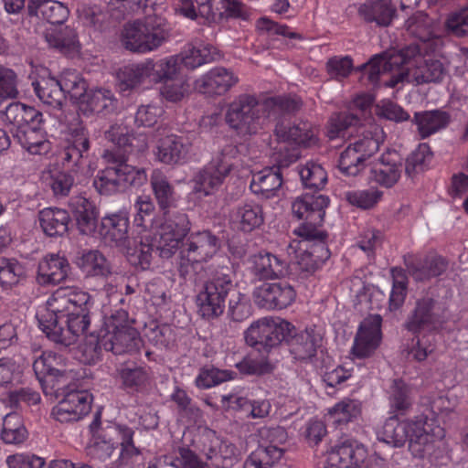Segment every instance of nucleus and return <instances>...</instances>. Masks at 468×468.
<instances>
[{"mask_svg":"<svg viewBox=\"0 0 468 468\" xmlns=\"http://www.w3.org/2000/svg\"><path fill=\"white\" fill-rule=\"evenodd\" d=\"M435 26L433 19L424 12L414 13L405 22V28L409 35L419 39L420 43L373 56L367 63L356 69L361 72L360 80L365 85L375 87L378 84L381 74L386 70H393L402 64L410 63L421 55L440 52L443 40L435 33Z\"/></svg>","mask_w":468,"mask_h":468,"instance_id":"obj_1","label":"nucleus"},{"mask_svg":"<svg viewBox=\"0 0 468 468\" xmlns=\"http://www.w3.org/2000/svg\"><path fill=\"white\" fill-rule=\"evenodd\" d=\"M33 369L38 381L50 384L52 388L59 389V384H65L72 378L65 358L52 352H43L36 358Z\"/></svg>","mask_w":468,"mask_h":468,"instance_id":"obj_14","label":"nucleus"},{"mask_svg":"<svg viewBox=\"0 0 468 468\" xmlns=\"http://www.w3.org/2000/svg\"><path fill=\"white\" fill-rule=\"evenodd\" d=\"M92 304V298L87 292L77 288L60 290L48 301V308L38 318H64L69 313L90 312Z\"/></svg>","mask_w":468,"mask_h":468,"instance_id":"obj_12","label":"nucleus"},{"mask_svg":"<svg viewBox=\"0 0 468 468\" xmlns=\"http://www.w3.org/2000/svg\"><path fill=\"white\" fill-rule=\"evenodd\" d=\"M418 58L410 63H405L395 68L393 70H386V72L397 71V80L399 81H414L416 84H424L430 82H441L447 73V69L439 59H422Z\"/></svg>","mask_w":468,"mask_h":468,"instance_id":"obj_13","label":"nucleus"},{"mask_svg":"<svg viewBox=\"0 0 468 468\" xmlns=\"http://www.w3.org/2000/svg\"><path fill=\"white\" fill-rule=\"evenodd\" d=\"M228 303V318L233 323H242L251 314V305L233 282L232 271L221 267L207 281L197 295L199 314L207 320L223 314Z\"/></svg>","mask_w":468,"mask_h":468,"instance_id":"obj_3","label":"nucleus"},{"mask_svg":"<svg viewBox=\"0 0 468 468\" xmlns=\"http://www.w3.org/2000/svg\"><path fill=\"white\" fill-rule=\"evenodd\" d=\"M27 433L19 414L11 412L5 416L1 438L5 443H21L26 440Z\"/></svg>","mask_w":468,"mask_h":468,"instance_id":"obj_56","label":"nucleus"},{"mask_svg":"<svg viewBox=\"0 0 468 468\" xmlns=\"http://www.w3.org/2000/svg\"><path fill=\"white\" fill-rule=\"evenodd\" d=\"M432 156L428 144H420L419 146L406 158L405 174L413 178L417 174L424 170L425 164Z\"/></svg>","mask_w":468,"mask_h":468,"instance_id":"obj_63","label":"nucleus"},{"mask_svg":"<svg viewBox=\"0 0 468 468\" xmlns=\"http://www.w3.org/2000/svg\"><path fill=\"white\" fill-rule=\"evenodd\" d=\"M91 409V395L85 390H72L52 410V415L59 422L78 421Z\"/></svg>","mask_w":468,"mask_h":468,"instance_id":"obj_19","label":"nucleus"},{"mask_svg":"<svg viewBox=\"0 0 468 468\" xmlns=\"http://www.w3.org/2000/svg\"><path fill=\"white\" fill-rule=\"evenodd\" d=\"M407 270L417 282H426L441 275L448 268V261L438 254L426 255L422 260L412 255L404 256Z\"/></svg>","mask_w":468,"mask_h":468,"instance_id":"obj_21","label":"nucleus"},{"mask_svg":"<svg viewBox=\"0 0 468 468\" xmlns=\"http://www.w3.org/2000/svg\"><path fill=\"white\" fill-rule=\"evenodd\" d=\"M116 108V99L112 92L106 89L90 90L80 103V109L90 113L107 115L113 112Z\"/></svg>","mask_w":468,"mask_h":468,"instance_id":"obj_41","label":"nucleus"},{"mask_svg":"<svg viewBox=\"0 0 468 468\" xmlns=\"http://www.w3.org/2000/svg\"><path fill=\"white\" fill-rule=\"evenodd\" d=\"M45 37L50 47L61 52L74 49L79 44L75 29L68 26L48 31Z\"/></svg>","mask_w":468,"mask_h":468,"instance_id":"obj_57","label":"nucleus"},{"mask_svg":"<svg viewBox=\"0 0 468 468\" xmlns=\"http://www.w3.org/2000/svg\"><path fill=\"white\" fill-rule=\"evenodd\" d=\"M413 425L414 429L410 430L407 441L409 449L415 457L423 458L431 448L433 437L441 436L442 429L427 420H422V417L420 415L414 418Z\"/></svg>","mask_w":468,"mask_h":468,"instance_id":"obj_24","label":"nucleus"},{"mask_svg":"<svg viewBox=\"0 0 468 468\" xmlns=\"http://www.w3.org/2000/svg\"><path fill=\"white\" fill-rule=\"evenodd\" d=\"M96 341V348H103L114 355L132 354L139 349L141 339L135 328H128L124 331L99 335Z\"/></svg>","mask_w":468,"mask_h":468,"instance_id":"obj_23","label":"nucleus"},{"mask_svg":"<svg viewBox=\"0 0 468 468\" xmlns=\"http://www.w3.org/2000/svg\"><path fill=\"white\" fill-rule=\"evenodd\" d=\"M414 401L412 388L402 379H393L388 389L389 413L404 416L411 409Z\"/></svg>","mask_w":468,"mask_h":468,"instance_id":"obj_33","label":"nucleus"},{"mask_svg":"<svg viewBox=\"0 0 468 468\" xmlns=\"http://www.w3.org/2000/svg\"><path fill=\"white\" fill-rule=\"evenodd\" d=\"M169 37L166 18L148 16L126 24L122 31L121 42L127 50L146 53L157 49Z\"/></svg>","mask_w":468,"mask_h":468,"instance_id":"obj_4","label":"nucleus"},{"mask_svg":"<svg viewBox=\"0 0 468 468\" xmlns=\"http://www.w3.org/2000/svg\"><path fill=\"white\" fill-rule=\"evenodd\" d=\"M145 65L149 68L147 79L154 82H164L169 80L178 78L180 65L176 56L162 58L157 61L152 59L145 60Z\"/></svg>","mask_w":468,"mask_h":468,"instance_id":"obj_47","label":"nucleus"},{"mask_svg":"<svg viewBox=\"0 0 468 468\" xmlns=\"http://www.w3.org/2000/svg\"><path fill=\"white\" fill-rule=\"evenodd\" d=\"M44 115L38 124L28 125L24 130H11L13 136L28 153L45 154L49 152L51 144L45 129Z\"/></svg>","mask_w":468,"mask_h":468,"instance_id":"obj_26","label":"nucleus"},{"mask_svg":"<svg viewBox=\"0 0 468 468\" xmlns=\"http://www.w3.org/2000/svg\"><path fill=\"white\" fill-rule=\"evenodd\" d=\"M74 171L53 170L49 173L48 186L57 197H65L69 196L71 188L75 185Z\"/></svg>","mask_w":468,"mask_h":468,"instance_id":"obj_61","label":"nucleus"},{"mask_svg":"<svg viewBox=\"0 0 468 468\" xmlns=\"http://www.w3.org/2000/svg\"><path fill=\"white\" fill-rule=\"evenodd\" d=\"M284 450L258 445L244 463V468H276L281 463Z\"/></svg>","mask_w":468,"mask_h":468,"instance_id":"obj_48","label":"nucleus"},{"mask_svg":"<svg viewBox=\"0 0 468 468\" xmlns=\"http://www.w3.org/2000/svg\"><path fill=\"white\" fill-rule=\"evenodd\" d=\"M451 122V114L442 110L423 111L415 112L413 122L417 125L421 139L446 128Z\"/></svg>","mask_w":468,"mask_h":468,"instance_id":"obj_37","label":"nucleus"},{"mask_svg":"<svg viewBox=\"0 0 468 468\" xmlns=\"http://www.w3.org/2000/svg\"><path fill=\"white\" fill-rule=\"evenodd\" d=\"M250 271L259 280L281 279L287 274V263L269 252L250 257Z\"/></svg>","mask_w":468,"mask_h":468,"instance_id":"obj_31","label":"nucleus"},{"mask_svg":"<svg viewBox=\"0 0 468 468\" xmlns=\"http://www.w3.org/2000/svg\"><path fill=\"white\" fill-rule=\"evenodd\" d=\"M43 113L32 106L22 102H11L3 114L4 122L12 125L13 130H24L28 125L39 123Z\"/></svg>","mask_w":468,"mask_h":468,"instance_id":"obj_35","label":"nucleus"},{"mask_svg":"<svg viewBox=\"0 0 468 468\" xmlns=\"http://www.w3.org/2000/svg\"><path fill=\"white\" fill-rule=\"evenodd\" d=\"M274 133L279 140L303 147H310L317 142L312 123L306 121L292 122L289 118L281 117L275 123Z\"/></svg>","mask_w":468,"mask_h":468,"instance_id":"obj_20","label":"nucleus"},{"mask_svg":"<svg viewBox=\"0 0 468 468\" xmlns=\"http://www.w3.org/2000/svg\"><path fill=\"white\" fill-rule=\"evenodd\" d=\"M210 468H231L240 460V452L228 440H223L215 432L204 436L203 449Z\"/></svg>","mask_w":468,"mask_h":468,"instance_id":"obj_16","label":"nucleus"},{"mask_svg":"<svg viewBox=\"0 0 468 468\" xmlns=\"http://www.w3.org/2000/svg\"><path fill=\"white\" fill-rule=\"evenodd\" d=\"M70 271L69 261L58 253L46 255L38 262L37 281L39 284H58L65 281Z\"/></svg>","mask_w":468,"mask_h":468,"instance_id":"obj_29","label":"nucleus"},{"mask_svg":"<svg viewBox=\"0 0 468 468\" xmlns=\"http://www.w3.org/2000/svg\"><path fill=\"white\" fill-rule=\"evenodd\" d=\"M399 416L391 415L384 423L378 441L393 447H401L408 441L410 430L414 429L413 420L399 421Z\"/></svg>","mask_w":468,"mask_h":468,"instance_id":"obj_39","label":"nucleus"},{"mask_svg":"<svg viewBox=\"0 0 468 468\" xmlns=\"http://www.w3.org/2000/svg\"><path fill=\"white\" fill-rule=\"evenodd\" d=\"M290 330L289 322L264 317L253 322L245 331L246 343L259 351L270 352L282 344L284 333Z\"/></svg>","mask_w":468,"mask_h":468,"instance_id":"obj_11","label":"nucleus"},{"mask_svg":"<svg viewBox=\"0 0 468 468\" xmlns=\"http://www.w3.org/2000/svg\"><path fill=\"white\" fill-rule=\"evenodd\" d=\"M148 69L145 61L121 68L116 74L117 87L120 92H130L143 83L147 79Z\"/></svg>","mask_w":468,"mask_h":468,"instance_id":"obj_46","label":"nucleus"},{"mask_svg":"<svg viewBox=\"0 0 468 468\" xmlns=\"http://www.w3.org/2000/svg\"><path fill=\"white\" fill-rule=\"evenodd\" d=\"M358 15L367 23L388 27L396 16V7L390 0H367L359 6Z\"/></svg>","mask_w":468,"mask_h":468,"instance_id":"obj_36","label":"nucleus"},{"mask_svg":"<svg viewBox=\"0 0 468 468\" xmlns=\"http://www.w3.org/2000/svg\"><path fill=\"white\" fill-rule=\"evenodd\" d=\"M150 184L160 209L164 214H166V210L176 207L177 201L174 186L159 170H154L150 178Z\"/></svg>","mask_w":468,"mask_h":468,"instance_id":"obj_42","label":"nucleus"},{"mask_svg":"<svg viewBox=\"0 0 468 468\" xmlns=\"http://www.w3.org/2000/svg\"><path fill=\"white\" fill-rule=\"evenodd\" d=\"M232 164H229L227 161L212 160L195 176L193 179L194 191L202 193L204 196L212 194L221 186Z\"/></svg>","mask_w":468,"mask_h":468,"instance_id":"obj_25","label":"nucleus"},{"mask_svg":"<svg viewBox=\"0 0 468 468\" xmlns=\"http://www.w3.org/2000/svg\"><path fill=\"white\" fill-rule=\"evenodd\" d=\"M38 220L43 232L47 236L58 238L68 233L70 216L65 209L47 207L39 212Z\"/></svg>","mask_w":468,"mask_h":468,"instance_id":"obj_34","label":"nucleus"},{"mask_svg":"<svg viewBox=\"0 0 468 468\" xmlns=\"http://www.w3.org/2000/svg\"><path fill=\"white\" fill-rule=\"evenodd\" d=\"M239 81L232 70L217 67L195 81V89L203 94L223 95Z\"/></svg>","mask_w":468,"mask_h":468,"instance_id":"obj_22","label":"nucleus"},{"mask_svg":"<svg viewBox=\"0 0 468 468\" xmlns=\"http://www.w3.org/2000/svg\"><path fill=\"white\" fill-rule=\"evenodd\" d=\"M366 161L351 144L341 153L338 167L344 175L356 176L366 167Z\"/></svg>","mask_w":468,"mask_h":468,"instance_id":"obj_59","label":"nucleus"},{"mask_svg":"<svg viewBox=\"0 0 468 468\" xmlns=\"http://www.w3.org/2000/svg\"><path fill=\"white\" fill-rule=\"evenodd\" d=\"M237 373L232 370L219 369L214 366H205L200 368L195 383L199 388L207 389L225 381L232 380Z\"/></svg>","mask_w":468,"mask_h":468,"instance_id":"obj_55","label":"nucleus"},{"mask_svg":"<svg viewBox=\"0 0 468 468\" xmlns=\"http://www.w3.org/2000/svg\"><path fill=\"white\" fill-rule=\"evenodd\" d=\"M176 57H177L180 66L184 65L189 69H195L213 59L210 50L207 48H196L191 44H187L184 50H182L180 54L176 55Z\"/></svg>","mask_w":468,"mask_h":468,"instance_id":"obj_60","label":"nucleus"},{"mask_svg":"<svg viewBox=\"0 0 468 468\" xmlns=\"http://www.w3.org/2000/svg\"><path fill=\"white\" fill-rule=\"evenodd\" d=\"M422 407L424 408L420 414L423 420H427L435 426H440V419H443L452 413V407L447 397L439 396L431 400L428 398L422 399Z\"/></svg>","mask_w":468,"mask_h":468,"instance_id":"obj_54","label":"nucleus"},{"mask_svg":"<svg viewBox=\"0 0 468 468\" xmlns=\"http://www.w3.org/2000/svg\"><path fill=\"white\" fill-rule=\"evenodd\" d=\"M381 323L379 314L369 315L361 322L352 347L355 356L365 358L374 354L382 338Z\"/></svg>","mask_w":468,"mask_h":468,"instance_id":"obj_18","label":"nucleus"},{"mask_svg":"<svg viewBox=\"0 0 468 468\" xmlns=\"http://www.w3.org/2000/svg\"><path fill=\"white\" fill-rule=\"evenodd\" d=\"M268 118H273L277 122L281 117L288 118V114L297 112L303 106V101L293 97H270L264 99Z\"/></svg>","mask_w":468,"mask_h":468,"instance_id":"obj_51","label":"nucleus"},{"mask_svg":"<svg viewBox=\"0 0 468 468\" xmlns=\"http://www.w3.org/2000/svg\"><path fill=\"white\" fill-rule=\"evenodd\" d=\"M69 207L79 231L83 235L93 234L99 218L96 206L88 198L77 196L70 198Z\"/></svg>","mask_w":468,"mask_h":468,"instance_id":"obj_30","label":"nucleus"},{"mask_svg":"<svg viewBox=\"0 0 468 468\" xmlns=\"http://www.w3.org/2000/svg\"><path fill=\"white\" fill-rule=\"evenodd\" d=\"M329 198L324 195L305 194L292 204V214L304 222L294 230L299 237H328L327 232L317 229L324 222Z\"/></svg>","mask_w":468,"mask_h":468,"instance_id":"obj_9","label":"nucleus"},{"mask_svg":"<svg viewBox=\"0 0 468 468\" xmlns=\"http://www.w3.org/2000/svg\"><path fill=\"white\" fill-rule=\"evenodd\" d=\"M301 238V240L294 239L289 243L287 254L301 272L310 275L330 258L331 253L326 243L328 237L314 235Z\"/></svg>","mask_w":468,"mask_h":468,"instance_id":"obj_7","label":"nucleus"},{"mask_svg":"<svg viewBox=\"0 0 468 468\" xmlns=\"http://www.w3.org/2000/svg\"><path fill=\"white\" fill-rule=\"evenodd\" d=\"M116 431L121 437L120 442L122 448L118 460L112 463V468H133L131 458L138 455L140 451L133 445V431L125 425H117Z\"/></svg>","mask_w":468,"mask_h":468,"instance_id":"obj_53","label":"nucleus"},{"mask_svg":"<svg viewBox=\"0 0 468 468\" xmlns=\"http://www.w3.org/2000/svg\"><path fill=\"white\" fill-rule=\"evenodd\" d=\"M301 181L305 188L313 191L323 189L327 182V173L321 165L308 162L299 170Z\"/></svg>","mask_w":468,"mask_h":468,"instance_id":"obj_58","label":"nucleus"},{"mask_svg":"<svg viewBox=\"0 0 468 468\" xmlns=\"http://www.w3.org/2000/svg\"><path fill=\"white\" fill-rule=\"evenodd\" d=\"M129 218L125 212L108 215L101 219L102 235L116 247L129 245Z\"/></svg>","mask_w":468,"mask_h":468,"instance_id":"obj_32","label":"nucleus"},{"mask_svg":"<svg viewBox=\"0 0 468 468\" xmlns=\"http://www.w3.org/2000/svg\"><path fill=\"white\" fill-rule=\"evenodd\" d=\"M267 118L265 101L246 93L231 101L225 113L227 124L240 136L257 133Z\"/></svg>","mask_w":468,"mask_h":468,"instance_id":"obj_5","label":"nucleus"},{"mask_svg":"<svg viewBox=\"0 0 468 468\" xmlns=\"http://www.w3.org/2000/svg\"><path fill=\"white\" fill-rule=\"evenodd\" d=\"M188 153V144L184 137L171 134L159 141L158 160L166 165L178 164Z\"/></svg>","mask_w":468,"mask_h":468,"instance_id":"obj_40","label":"nucleus"},{"mask_svg":"<svg viewBox=\"0 0 468 468\" xmlns=\"http://www.w3.org/2000/svg\"><path fill=\"white\" fill-rule=\"evenodd\" d=\"M165 222L161 227L162 239H175L184 242V239L190 231L191 224L188 216L182 211L166 210Z\"/></svg>","mask_w":468,"mask_h":468,"instance_id":"obj_45","label":"nucleus"},{"mask_svg":"<svg viewBox=\"0 0 468 468\" xmlns=\"http://www.w3.org/2000/svg\"><path fill=\"white\" fill-rule=\"evenodd\" d=\"M90 313H69L64 318H37L40 329L47 337L64 347L73 345L87 332L90 324Z\"/></svg>","mask_w":468,"mask_h":468,"instance_id":"obj_8","label":"nucleus"},{"mask_svg":"<svg viewBox=\"0 0 468 468\" xmlns=\"http://www.w3.org/2000/svg\"><path fill=\"white\" fill-rule=\"evenodd\" d=\"M232 218L244 232H250L263 223L262 208L255 203L239 205L233 211Z\"/></svg>","mask_w":468,"mask_h":468,"instance_id":"obj_50","label":"nucleus"},{"mask_svg":"<svg viewBox=\"0 0 468 468\" xmlns=\"http://www.w3.org/2000/svg\"><path fill=\"white\" fill-rule=\"evenodd\" d=\"M62 91L70 100L81 103L88 92V83L80 72L75 69H66L59 76Z\"/></svg>","mask_w":468,"mask_h":468,"instance_id":"obj_49","label":"nucleus"},{"mask_svg":"<svg viewBox=\"0 0 468 468\" xmlns=\"http://www.w3.org/2000/svg\"><path fill=\"white\" fill-rule=\"evenodd\" d=\"M445 322V311L440 303L431 296H424L416 300L403 326L414 336H419L421 332L440 330Z\"/></svg>","mask_w":468,"mask_h":468,"instance_id":"obj_10","label":"nucleus"},{"mask_svg":"<svg viewBox=\"0 0 468 468\" xmlns=\"http://www.w3.org/2000/svg\"><path fill=\"white\" fill-rule=\"evenodd\" d=\"M365 457L364 450L350 441L335 445L327 452L324 468H372L360 466Z\"/></svg>","mask_w":468,"mask_h":468,"instance_id":"obj_28","label":"nucleus"},{"mask_svg":"<svg viewBox=\"0 0 468 468\" xmlns=\"http://www.w3.org/2000/svg\"><path fill=\"white\" fill-rule=\"evenodd\" d=\"M37 98L45 104L59 109L65 101L59 79L55 77L40 78L32 82Z\"/></svg>","mask_w":468,"mask_h":468,"instance_id":"obj_43","label":"nucleus"},{"mask_svg":"<svg viewBox=\"0 0 468 468\" xmlns=\"http://www.w3.org/2000/svg\"><path fill=\"white\" fill-rule=\"evenodd\" d=\"M105 137L118 149L107 151L105 154L104 157L109 165L98 171L93 178L92 186L96 191L100 195L111 196L132 186L140 187L144 185L147 181L145 170L128 164L130 155L136 147V137L121 125L112 126L105 133Z\"/></svg>","mask_w":468,"mask_h":468,"instance_id":"obj_2","label":"nucleus"},{"mask_svg":"<svg viewBox=\"0 0 468 468\" xmlns=\"http://www.w3.org/2000/svg\"><path fill=\"white\" fill-rule=\"evenodd\" d=\"M282 185V175L279 168L268 167L255 174L250 182V190L263 198L274 196Z\"/></svg>","mask_w":468,"mask_h":468,"instance_id":"obj_38","label":"nucleus"},{"mask_svg":"<svg viewBox=\"0 0 468 468\" xmlns=\"http://www.w3.org/2000/svg\"><path fill=\"white\" fill-rule=\"evenodd\" d=\"M328 413L335 422L347 423L360 415L361 405L357 400L345 399L330 409Z\"/></svg>","mask_w":468,"mask_h":468,"instance_id":"obj_64","label":"nucleus"},{"mask_svg":"<svg viewBox=\"0 0 468 468\" xmlns=\"http://www.w3.org/2000/svg\"><path fill=\"white\" fill-rule=\"evenodd\" d=\"M75 263L87 276L106 278L112 274L110 262L99 250H84Z\"/></svg>","mask_w":468,"mask_h":468,"instance_id":"obj_44","label":"nucleus"},{"mask_svg":"<svg viewBox=\"0 0 468 468\" xmlns=\"http://www.w3.org/2000/svg\"><path fill=\"white\" fill-rule=\"evenodd\" d=\"M295 296L293 287L286 282H265L253 292L255 303L268 310L286 308L294 301Z\"/></svg>","mask_w":468,"mask_h":468,"instance_id":"obj_17","label":"nucleus"},{"mask_svg":"<svg viewBox=\"0 0 468 468\" xmlns=\"http://www.w3.org/2000/svg\"><path fill=\"white\" fill-rule=\"evenodd\" d=\"M77 15L83 26L92 27L95 30H101L107 17V14L103 12L101 6L84 3L78 5Z\"/></svg>","mask_w":468,"mask_h":468,"instance_id":"obj_62","label":"nucleus"},{"mask_svg":"<svg viewBox=\"0 0 468 468\" xmlns=\"http://www.w3.org/2000/svg\"><path fill=\"white\" fill-rule=\"evenodd\" d=\"M220 249L219 239L210 230L191 233L179 251L178 272L186 279L201 263L210 260Z\"/></svg>","mask_w":468,"mask_h":468,"instance_id":"obj_6","label":"nucleus"},{"mask_svg":"<svg viewBox=\"0 0 468 468\" xmlns=\"http://www.w3.org/2000/svg\"><path fill=\"white\" fill-rule=\"evenodd\" d=\"M289 327V332L284 333L282 343L287 346L289 353L295 360L310 361L316 356L317 349L322 346L321 334L314 329L297 331L291 323Z\"/></svg>","mask_w":468,"mask_h":468,"instance_id":"obj_15","label":"nucleus"},{"mask_svg":"<svg viewBox=\"0 0 468 468\" xmlns=\"http://www.w3.org/2000/svg\"><path fill=\"white\" fill-rule=\"evenodd\" d=\"M401 158L396 151L381 155L379 162L370 169L368 179L386 188L396 185L401 176Z\"/></svg>","mask_w":468,"mask_h":468,"instance_id":"obj_27","label":"nucleus"},{"mask_svg":"<svg viewBox=\"0 0 468 468\" xmlns=\"http://www.w3.org/2000/svg\"><path fill=\"white\" fill-rule=\"evenodd\" d=\"M361 125V118L357 113L341 112L333 113L328 121L327 136L333 140L345 137L347 131Z\"/></svg>","mask_w":468,"mask_h":468,"instance_id":"obj_52","label":"nucleus"}]
</instances>
